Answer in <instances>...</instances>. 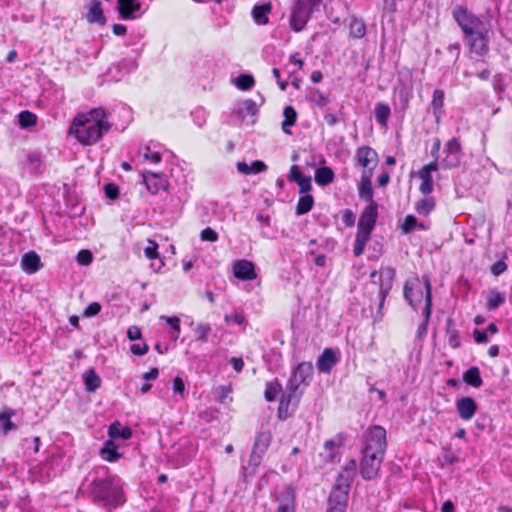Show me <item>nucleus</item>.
Wrapping results in <instances>:
<instances>
[{
    "label": "nucleus",
    "mask_w": 512,
    "mask_h": 512,
    "mask_svg": "<svg viewBox=\"0 0 512 512\" xmlns=\"http://www.w3.org/2000/svg\"><path fill=\"white\" fill-rule=\"evenodd\" d=\"M444 103V92L436 89L433 92L432 106L434 109H441Z\"/></svg>",
    "instance_id": "52"
},
{
    "label": "nucleus",
    "mask_w": 512,
    "mask_h": 512,
    "mask_svg": "<svg viewBox=\"0 0 512 512\" xmlns=\"http://www.w3.org/2000/svg\"><path fill=\"white\" fill-rule=\"evenodd\" d=\"M448 343L452 348H457L460 344V339L456 330L448 331Z\"/></svg>",
    "instance_id": "63"
},
{
    "label": "nucleus",
    "mask_w": 512,
    "mask_h": 512,
    "mask_svg": "<svg viewBox=\"0 0 512 512\" xmlns=\"http://www.w3.org/2000/svg\"><path fill=\"white\" fill-rule=\"evenodd\" d=\"M234 84L240 90L246 91L253 88L255 81L252 75L249 74H241L237 78L234 79Z\"/></svg>",
    "instance_id": "36"
},
{
    "label": "nucleus",
    "mask_w": 512,
    "mask_h": 512,
    "mask_svg": "<svg viewBox=\"0 0 512 512\" xmlns=\"http://www.w3.org/2000/svg\"><path fill=\"white\" fill-rule=\"evenodd\" d=\"M173 391L176 394H179L181 397L184 396L185 383H184L182 378H180V377H175L174 378V380H173Z\"/></svg>",
    "instance_id": "55"
},
{
    "label": "nucleus",
    "mask_w": 512,
    "mask_h": 512,
    "mask_svg": "<svg viewBox=\"0 0 512 512\" xmlns=\"http://www.w3.org/2000/svg\"><path fill=\"white\" fill-rule=\"evenodd\" d=\"M507 269V265L503 261H497L491 266V272L495 276H499Z\"/></svg>",
    "instance_id": "62"
},
{
    "label": "nucleus",
    "mask_w": 512,
    "mask_h": 512,
    "mask_svg": "<svg viewBox=\"0 0 512 512\" xmlns=\"http://www.w3.org/2000/svg\"><path fill=\"white\" fill-rule=\"evenodd\" d=\"M384 275L386 276L388 282L386 284H381V286H380V297H381L380 305L381 306L383 305L385 297L387 296L388 292L390 291L391 280L394 277V271L392 269H387L385 271H381V276H384Z\"/></svg>",
    "instance_id": "38"
},
{
    "label": "nucleus",
    "mask_w": 512,
    "mask_h": 512,
    "mask_svg": "<svg viewBox=\"0 0 512 512\" xmlns=\"http://www.w3.org/2000/svg\"><path fill=\"white\" fill-rule=\"evenodd\" d=\"M27 160L30 164V168L33 170V171H36L38 170V168L40 167V157L38 154L36 153H30L28 154L27 156Z\"/></svg>",
    "instance_id": "60"
},
{
    "label": "nucleus",
    "mask_w": 512,
    "mask_h": 512,
    "mask_svg": "<svg viewBox=\"0 0 512 512\" xmlns=\"http://www.w3.org/2000/svg\"><path fill=\"white\" fill-rule=\"evenodd\" d=\"M282 387L277 381L268 382L265 388V399L267 401H274L281 391Z\"/></svg>",
    "instance_id": "41"
},
{
    "label": "nucleus",
    "mask_w": 512,
    "mask_h": 512,
    "mask_svg": "<svg viewBox=\"0 0 512 512\" xmlns=\"http://www.w3.org/2000/svg\"><path fill=\"white\" fill-rule=\"evenodd\" d=\"M158 244L154 240H148V246L145 248V256L150 259H158L159 254L157 252Z\"/></svg>",
    "instance_id": "48"
},
{
    "label": "nucleus",
    "mask_w": 512,
    "mask_h": 512,
    "mask_svg": "<svg viewBox=\"0 0 512 512\" xmlns=\"http://www.w3.org/2000/svg\"><path fill=\"white\" fill-rule=\"evenodd\" d=\"M490 30L479 31V33L474 34V36H468V44L470 50L477 55L483 56L487 54L488 47V34Z\"/></svg>",
    "instance_id": "14"
},
{
    "label": "nucleus",
    "mask_w": 512,
    "mask_h": 512,
    "mask_svg": "<svg viewBox=\"0 0 512 512\" xmlns=\"http://www.w3.org/2000/svg\"><path fill=\"white\" fill-rule=\"evenodd\" d=\"M391 110L390 107L385 103H377L375 106V117L377 122L383 126H387L388 119L390 117Z\"/></svg>",
    "instance_id": "29"
},
{
    "label": "nucleus",
    "mask_w": 512,
    "mask_h": 512,
    "mask_svg": "<svg viewBox=\"0 0 512 512\" xmlns=\"http://www.w3.org/2000/svg\"><path fill=\"white\" fill-rule=\"evenodd\" d=\"M386 449V431L381 426L369 429L362 452L360 473L365 480L377 477Z\"/></svg>",
    "instance_id": "2"
},
{
    "label": "nucleus",
    "mask_w": 512,
    "mask_h": 512,
    "mask_svg": "<svg viewBox=\"0 0 512 512\" xmlns=\"http://www.w3.org/2000/svg\"><path fill=\"white\" fill-rule=\"evenodd\" d=\"M237 113L241 117H245L246 115L254 116L257 113V105L255 101L251 99L244 100L240 103Z\"/></svg>",
    "instance_id": "37"
},
{
    "label": "nucleus",
    "mask_w": 512,
    "mask_h": 512,
    "mask_svg": "<svg viewBox=\"0 0 512 512\" xmlns=\"http://www.w3.org/2000/svg\"><path fill=\"white\" fill-rule=\"evenodd\" d=\"M457 412L463 420H470L473 418L477 411V404L474 399L470 397H464L456 402Z\"/></svg>",
    "instance_id": "16"
},
{
    "label": "nucleus",
    "mask_w": 512,
    "mask_h": 512,
    "mask_svg": "<svg viewBox=\"0 0 512 512\" xmlns=\"http://www.w3.org/2000/svg\"><path fill=\"white\" fill-rule=\"evenodd\" d=\"M130 350L133 354L142 356L148 352V345L143 344H132Z\"/></svg>",
    "instance_id": "61"
},
{
    "label": "nucleus",
    "mask_w": 512,
    "mask_h": 512,
    "mask_svg": "<svg viewBox=\"0 0 512 512\" xmlns=\"http://www.w3.org/2000/svg\"><path fill=\"white\" fill-rule=\"evenodd\" d=\"M89 493L94 502L108 510L114 509L125 502L122 483L114 476L94 479L89 486Z\"/></svg>",
    "instance_id": "3"
},
{
    "label": "nucleus",
    "mask_w": 512,
    "mask_h": 512,
    "mask_svg": "<svg viewBox=\"0 0 512 512\" xmlns=\"http://www.w3.org/2000/svg\"><path fill=\"white\" fill-rule=\"evenodd\" d=\"M143 181L148 191L153 195L157 194L161 189H165L167 185L163 175L153 172L144 173Z\"/></svg>",
    "instance_id": "17"
},
{
    "label": "nucleus",
    "mask_w": 512,
    "mask_h": 512,
    "mask_svg": "<svg viewBox=\"0 0 512 512\" xmlns=\"http://www.w3.org/2000/svg\"><path fill=\"white\" fill-rule=\"evenodd\" d=\"M445 157L441 161V165L445 169H451L459 166L461 160V144L459 139H450L444 147Z\"/></svg>",
    "instance_id": "8"
},
{
    "label": "nucleus",
    "mask_w": 512,
    "mask_h": 512,
    "mask_svg": "<svg viewBox=\"0 0 512 512\" xmlns=\"http://www.w3.org/2000/svg\"><path fill=\"white\" fill-rule=\"evenodd\" d=\"M313 374V366L310 362L300 363L292 372L291 377L286 385V391L282 394L279 404V414L283 411L287 412L290 404L297 405L302 391L299 390L300 385L307 386Z\"/></svg>",
    "instance_id": "4"
},
{
    "label": "nucleus",
    "mask_w": 512,
    "mask_h": 512,
    "mask_svg": "<svg viewBox=\"0 0 512 512\" xmlns=\"http://www.w3.org/2000/svg\"><path fill=\"white\" fill-rule=\"evenodd\" d=\"M372 175L373 174L370 173V171H363L361 181L359 184V196L362 199H365L366 201H368L369 203H371V201H373V199H372L373 190H372V185H371Z\"/></svg>",
    "instance_id": "22"
},
{
    "label": "nucleus",
    "mask_w": 512,
    "mask_h": 512,
    "mask_svg": "<svg viewBox=\"0 0 512 512\" xmlns=\"http://www.w3.org/2000/svg\"><path fill=\"white\" fill-rule=\"evenodd\" d=\"M334 179V172L329 167H320L315 172V181L318 185L326 186Z\"/></svg>",
    "instance_id": "28"
},
{
    "label": "nucleus",
    "mask_w": 512,
    "mask_h": 512,
    "mask_svg": "<svg viewBox=\"0 0 512 512\" xmlns=\"http://www.w3.org/2000/svg\"><path fill=\"white\" fill-rule=\"evenodd\" d=\"M349 490L334 485L328 503L347 506Z\"/></svg>",
    "instance_id": "27"
},
{
    "label": "nucleus",
    "mask_w": 512,
    "mask_h": 512,
    "mask_svg": "<svg viewBox=\"0 0 512 512\" xmlns=\"http://www.w3.org/2000/svg\"><path fill=\"white\" fill-rule=\"evenodd\" d=\"M21 267L28 274L37 272L41 267L40 257L35 252L24 254L21 260Z\"/></svg>",
    "instance_id": "21"
},
{
    "label": "nucleus",
    "mask_w": 512,
    "mask_h": 512,
    "mask_svg": "<svg viewBox=\"0 0 512 512\" xmlns=\"http://www.w3.org/2000/svg\"><path fill=\"white\" fill-rule=\"evenodd\" d=\"M37 117L30 111H22L18 114V121L21 127L26 128L36 124Z\"/></svg>",
    "instance_id": "42"
},
{
    "label": "nucleus",
    "mask_w": 512,
    "mask_h": 512,
    "mask_svg": "<svg viewBox=\"0 0 512 512\" xmlns=\"http://www.w3.org/2000/svg\"><path fill=\"white\" fill-rule=\"evenodd\" d=\"M320 0H296L292 7L290 25L294 31H301L308 22L312 9Z\"/></svg>",
    "instance_id": "7"
},
{
    "label": "nucleus",
    "mask_w": 512,
    "mask_h": 512,
    "mask_svg": "<svg viewBox=\"0 0 512 512\" xmlns=\"http://www.w3.org/2000/svg\"><path fill=\"white\" fill-rule=\"evenodd\" d=\"M343 446L342 437H336L335 439L327 440L323 446V452L320 453V456L324 459L325 462H332L339 454L340 448Z\"/></svg>",
    "instance_id": "18"
},
{
    "label": "nucleus",
    "mask_w": 512,
    "mask_h": 512,
    "mask_svg": "<svg viewBox=\"0 0 512 512\" xmlns=\"http://www.w3.org/2000/svg\"><path fill=\"white\" fill-rule=\"evenodd\" d=\"M101 456L106 461L114 462L120 457V454L117 452L116 446L113 442L108 441L101 449Z\"/></svg>",
    "instance_id": "35"
},
{
    "label": "nucleus",
    "mask_w": 512,
    "mask_h": 512,
    "mask_svg": "<svg viewBox=\"0 0 512 512\" xmlns=\"http://www.w3.org/2000/svg\"><path fill=\"white\" fill-rule=\"evenodd\" d=\"M452 15L465 37L474 36V34L479 33V31L491 30L489 21H483L480 17L474 15L461 5L454 7Z\"/></svg>",
    "instance_id": "5"
},
{
    "label": "nucleus",
    "mask_w": 512,
    "mask_h": 512,
    "mask_svg": "<svg viewBox=\"0 0 512 512\" xmlns=\"http://www.w3.org/2000/svg\"><path fill=\"white\" fill-rule=\"evenodd\" d=\"M354 479V476L346 473L345 471H341L335 485L341 487V489L350 490L351 483Z\"/></svg>",
    "instance_id": "45"
},
{
    "label": "nucleus",
    "mask_w": 512,
    "mask_h": 512,
    "mask_svg": "<svg viewBox=\"0 0 512 512\" xmlns=\"http://www.w3.org/2000/svg\"><path fill=\"white\" fill-rule=\"evenodd\" d=\"M505 301V297L497 292V291H490L487 298V308L489 310H495L500 305H502Z\"/></svg>",
    "instance_id": "39"
},
{
    "label": "nucleus",
    "mask_w": 512,
    "mask_h": 512,
    "mask_svg": "<svg viewBox=\"0 0 512 512\" xmlns=\"http://www.w3.org/2000/svg\"><path fill=\"white\" fill-rule=\"evenodd\" d=\"M237 170L242 174H257L260 172H264L267 170V165L260 161L256 160L252 162L251 165H248L246 162H238L237 163Z\"/></svg>",
    "instance_id": "24"
},
{
    "label": "nucleus",
    "mask_w": 512,
    "mask_h": 512,
    "mask_svg": "<svg viewBox=\"0 0 512 512\" xmlns=\"http://www.w3.org/2000/svg\"><path fill=\"white\" fill-rule=\"evenodd\" d=\"M111 128L107 112L102 108H94L85 113H79L69 129L83 145L97 143Z\"/></svg>",
    "instance_id": "1"
},
{
    "label": "nucleus",
    "mask_w": 512,
    "mask_h": 512,
    "mask_svg": "<svg viewBox=\"0 0 512 512\" xmlns=\"http://www.w3.org/2000/svg\"><path fill=\"white\" fill-rule=\"evenodd\" d=\"M439 164L437 161H433L427 165H424L418 172V176L421 179L419 190L422 194H430L433 191V178L432 173L437 171Z\"/></svg>",
    "instance_id": "12"
},
{
    "label": "nucleus",
    "mask_w": 512,
    "mask_h": 512,
    "mask_svg": "<svg viewBox=\"0 0 512 512\" xmlns=\"http://www.w3.org/2000/svg\"><path fill=\"white\" fill-rule=\"evenodd\" d=\"M84 382L86 390L89 392H94L97 388L100 387L101 379L93 369H89L84 374Z\"/></svg>",
    "instance_id": "31"
},
{
    "label": "nucleus",
    "mask_w": 512,
    "mask_h": 512,
    "mask_svg": "<svg viewBox=\"0 0 512 512\" xmlns=\"http://www.w3.org/2000/svg\"><path fill=\"white\" fill-rule=\"evenodd\" d=\"M272 10V5L270 2H267L263 5H256L252 9V17L256 24L265 25L268 23V14Z\"/></svg>",
    "instance_id": "23"
},
{
    "label": "nucleus",
    "mask_w": 512,
    "mask_h": 512,
    "mask_svg": "<svg viewBox=\"0 0 512 512\" xmlns=\"http://www.w3.org/2000/svg\"><path fill=\"white\" fill-rule=\"evenodd\" d=\"M224 320L226 323L235 322L238 325H243L246 321L242 313H235L233 315H225Z\"/></svg>",
    "instance_id": "57"
},
{
    "label": "nucleus",
    "mask_w": 512,
    "mask_h": 512,
    "mask_svg": "<svg viewBox=\"0 0 512 512\" xmlns=\"http://www.w3.org/2000/svg\"><path fill=\"white\" fill-rule=\"evenodd\" d=\"M377 215V205L374 201H371L360 216L357 233L370 236L375 226Z\"/></svg>",
    "instance_id": "9"
},
{
    "label": "nucleus",
    "mask_w": 512,
    "mask_h": 512,
    "mask_svg": "<svg viewBox=\"0 0 512 512\" xmlns=\"http://www.w3.org/2000/svg\"><path fill=\"white\" fill-rule=\"evenodd\" d=\"M0 425L2 426L5 434L10 430L15 429V425L11 422L10 415L7 413L0 414Z\"/></svg>",
    "instance_id": "49"
},
{
    "label": "nucleus",
    "mask_w": 512,
    "mask_h": 512,
    "mask_svg": "<svg viewBox=\"0 0 512 512\" xmlns=\"http://www.w3.org/2000/svg\"><path fill=\"white\" fill-rule=\"evenodd\" d=\"M101 311V305L98 302H93L87 306L84 310V316L92 317L97 315Z\"/></svg>",
    "instance_id": "56"
},
{
    "label": "nucleus",
    "mask_w": 512,
    "mask_h": 512,
    "mask_svg": "<svg viewBox=\"0 0 512 512\" xmlns=\"http://www.w3.org/2000/svg\"><path fill=\"white\" fill-rule=\"evenodd\" d=\"M296 183L299 185V192L301 194L308 193L312 188L310 176H303Z\"/></svg>",
    "instance_id": "51"
},
{
    "label": "nucleus",
    "mask_w": 512,
    "mask_h": 512,
    "mask_svg": "<svg viewBox=\"0 0 512 512\" xmlns=\"http://www.w3.org/2000/svg\"><path fill=\"white\" fill-rule=\"evenodd\" d=\"M357 164L362 167L363 171H370L373 174V169L378 162V156L375 150L370 147H360L356 151Z\"/></svg>",
    "instance_id": "11"
},
{
    "label": "nucleus",
    "mask_w": 512,
    "mask_h": 512,
    "mask_svg": "<svg viewBox=\"0 0 512 512\" xmlns=\"http://www.w3.org/2000/svg\"><path fill=\"white\" fill-rule=\"evenodd\" d=\"M418 221L413 215H407L401 226L403 233H409L417 228Z\"/></svg>",
    "instance_id": "47"
},
{
    "label": "nucleus",
    "mask_w": 512,
    "mask_h": 512,
    "mask_svg": "<svg viewBox=\"0 0 512 512\" xmlns=\"http://www.w3.org/2000/svg\"><path fill=\"white\" fill-rule=\"evenodd\" d=\"M430 316H431V310L429 309V304H428L427 306H424V309H423L424 320H423L422 324L417 329V337L418 338H422L423 336L426 335Z\"/></svg>",
    "instance_id": "44"
},
{
    "label": "nucleus",
    "mask_w": 512,
    "mask_h": 512,
    "mask_svg": "<svg viewBox=\"0 0 512 512\" xmlns=\"http://www.w3.org/2000/svg\"><path fill=\"white\" fill-rule=\"evenodd\" d=\"M141 8V4L136 0H118L117 9L120 17L124 20L134 19L135 13Z\"/></svg>",
    "instance_id": "19"
},
{
    "label": "nucleus",
    "mask_w": 512,
    "mask_h": 512,
    "mask_svg": "<svg viewBox=\"0 0 512 512\" xmlns=\"http://www.w3.org/2000/svg\"><path fill=\"white\" fill-rule=\"evenodd\" d=\"M86 20L89 23H98L100 25H104L106 23V18L99 0H91L89 3Z\"/></svg>",
    "instance_id": "20"
},
{
    "label": "nucleus",
    "mask_w": 512,
    "mask_h": 512,
    "mask_svg": "<svg viewBox=\"0 0 512 512\" xmlns=\"http://www.w3.org/2000/svg\"><path fill=\"white\" fill-rule=\"evenodd\" d=\"M105 193L109 199H116L119 195V188L112 183L105 185Z\"/></svg>",
    "instance_id": "59"
},
{
    "label": "nucleus",
    "mask_w": 512,
    "mask_h": 512,
    "mask_svg": "<svg viewBox=\"0 0 512 512\" xmlns=\"http://www.w3.org/2000/svg\"><path fill=\"white\" fill-rule=\"evenodd\" d=\"M349 33L353 38H362L366 33V26L363 21L352 18L349 23Z\"/></svg>",
    "instance_id": "32"
},
{
    "label": "nucleus",
    "mask_w": 512,
    "mask_h": 512,
    "mask_svg": "<svg viewBox=\"0 0 512 512\" xmlns=\"http://www.w3.org/2000/svg\"><path fill=\"white\" fill-rule=\"evenodd\" d=\"M210 332L211 325L208 323H199L194 329L196 340L200 342H207Z\"/></svg>",
    "instance_id": "40"
},
{
    "label": "nucleus",
    "mask_w": 512,
    "mask_h": 512,
    "mask_svg": "<svg viewBox=\"0 0 512 512\" xmlns=\"http://www.w3.org/2000/svg\"><path fill=\"white\" fill-rule=\"evenodd\" d=\"M463 380L472 387L478 388L482 385L483 381L480 376V371L477 367L469 368L463 375Z\"/></svg>",
    "instance_id": "30"
},
{
    "label": "nucleus",
    "mask_w": 512,
    "mask_h": 512,
    "mask_svg": "<svg viewBox=\"0 0 512 512\" xmlns=\"http://www.w3.org/2000/svg\"><path fill=\"white\" fill-rule=\"evenodd\" d=\"M284 121L282 122V130L285 134L290 135V128L296 123L297 113L292 106H286L283 111Z\"/></svg>",
    "instance_id": "26"
},
{
    "label": "nucleus",
    "mask_w": 512,
    "mask_h": 512,
    "mask_svg": "<svg viewBox=\"0 0 512 512\" xmlns=\"http://www.w3.org/2000/svg\"><path fill=\"white\" fill-rule=\"evenodd\" d=\"M233 274L240 280H254L257 277L255 265L248 260H236L232 264Z\"/></svg>",
    "instance_id": "13"
},
{
    "label": "nucleus",
    "mask_w": 512,
    "mask_h": 512,
    "mask_svg": "<svg viewBox=\"0 0 512 512\" xmlns=\"http://www.w3.org/2000/svg\"><path fill=\"white\" fill-rule=\"evenodd\" d=\"M290 499L283 504H280L277 508V512H294L293 494L289 492Z\"/></svg>",
    "instance_id": "58"
},
{
    "label": "nucleus",
    "mask_w": 512,
    "mask_h": 512,
    "mask_svg": "<svg viewBox=\"0 0 512 512\" xmlns=\"http://www.w3.org/2000/svg\"><path fill=\"white\" fill-rule=\"evenodd\" d=\"M200 238L203 241L216 242L218 234L212 228L207 227L201 231Z\"/></svg>",
    "instance_id": "50"
},
{
    "label": "nucleus",
    "mask_w": 512,
    "mask_h": 512,
    "mask_svg": "<svg viewBox=\"0 0 512 512\" xmlns=\"http://www.w3.org/2000/svg\"><path fill=\"white\" fill-rule=\"evenodd\" d=\"M404 297L409 304L416 309L417 304L425 300V306L429 303L431 310V285L428 278L420 279L412 277L408 279L404 286Z\"/></svg>",
    "instance_id": "6"
},
{
    "label": "nucleus",
    "mask_w": 512,
    "mask_h": 512,
    "mask_svg": "<svg viewBox=\"0 0 512 512\" xmlns=\"http://www.w3.org/2000/svg\"><path fill=\"white\" fill-rule=\"evenodd\" d=\"M127 337L131 341H135L141 338V330L137 326H131L127 330Z\"/></svg>",
    "instance_id": "64"
},
{
    "label": "nucleus",
    "mask_w": 512,
    "mask_h": 512,
    "mask_svg": "<svg viewBox=\"0 0 512 512\" xmlns=\"http://www.w3.org/2000/svg\"><path fill=\"white\" fill-rule=\"evenodd\" d=\"M108 434L111 439H129L131 437V429L129 427H123L119 422L112 423L109 426Z\"/></svg>",
    "instance_id": "25"
},
{
    "label": "nucleus",
    "mask_w": 512,
    "mask_h": 512,
    "mask_svg": "<svg viewBox=\"0 0 512 512\" xmlns=\"http://www.w3.org/2000/svg\"><path fill=\"white\" fill-rule=\"evenodd\" d=\"M92 253L89 250H81L77 255V261L81 265H88L92 262Z\"/></svg>",
    "instance_id": "54"
},
{
    "label": "nucleus",
    "mask_w": 512,
    "mask_h": 512,
    "mask_svg": "<svg viewBox=\"0 0 512 512\" xmlns=\"http://www.w3.org/2000/svg\"><path fill=\"white\" fill-rule=\"evenodd\" d=\"M162 320H164L168 325L171 326V328L173 329L174 333H176V337H173L174 340H177L178 337H179V334H180V319L176 316H172V317H169V316H161L160 317Z\"/></svg>",
    "instance_id": "46"
},
{
    "label": "nucleus",
    "mask_w": 512,
    "mask_h": 512,
    "mask_svg": "<svg viewBox=\"0 0 512 512\" xmlns=\"http://www.w3.org/2000/svg\"><path fill=\"white\" fill-rule=\"evenodd\" d=\"M271 439V433L268 431H261L257 435L249 460L250 465L257 467L260 464L262 456L265 454L270 445Z\"/></svg>",
    "instance_id": "10"
},
{
    "label": "nucleus",
    "mask_w": 512,
    "mask_h": 512,
    "mask_svg": "<svg viewBox=\"0 0 512 512\" xmlns=\"http://www.w3.org/2000/svg\"><path fill=\"white\" fill-rule=\"evenodd\" d=\"M338 361L336 353L331 348H326L319 356L316 366L320 372L330 373Z\"/></svg>",
    "instance_id": "15"
},
{
    "label": "nucleus",
    "mask_w": 512,
    "mask_h": 512,
    "mask_svg": "<svg viewBox=\"0 0 512 512\" xmlns=\"http://www.w3.org/2000/svg\"><path fill=\"white\" fill-rule=\"evenodd\" d=\"M369 239L370 236H366L359 233L356 234V239L353 248L355 256H360L363 253L366 243L368 242Z\"/></svg>",
    "instance_id": "43"
},
{
    "label": "nucleus",
    "mask_w": 512,
    "mask_h": 512,
    "mask_svg": "<svg viewBox=\"0 0 512 512\" xmlns=\"http://www.w3.org/2000/svg\"><path fill=\"white\" fill-rule=\"evenodd\" d=\"M435 207V200L433 197H427L419 200L416 205L415 209L418 212V214L427 216Z\"/></svg>",
    "instance_id": "34"
},
{
    "label": "nucleus",
    "mask_w": 512,
    "mask_h": 512,
    "mask_svg": "<svg viewBox=\"0 0 512 512\" xmlns=\"http://www.w3.org/2000/svg\"><path fill=\"white\" fill-rule=\"evenodd\" d=\"M314 204V199L311 195L308 193L303 194L298 201L297 207H296V213L298 215L306 214L308 213Z\"/></svg>",
    "instance_id": "33"
},
{
    "label": "nucleus",
    "mask_w": 512,
    "mask_h": 512,
    "mask_svg": "<svg viewBox=\"0 0 512 512\" xmlns=\"http://www.w3.org/2000/svg\"><path fill=\"white\" fill-rule=\"evenodd\" d=\"M143 157L146 160H150L151 162L157 164L161 161L162 157L159 152H153L149 147L144 148Z\"/></svg>",
    "instance_id": "53"
}]
</instances>
